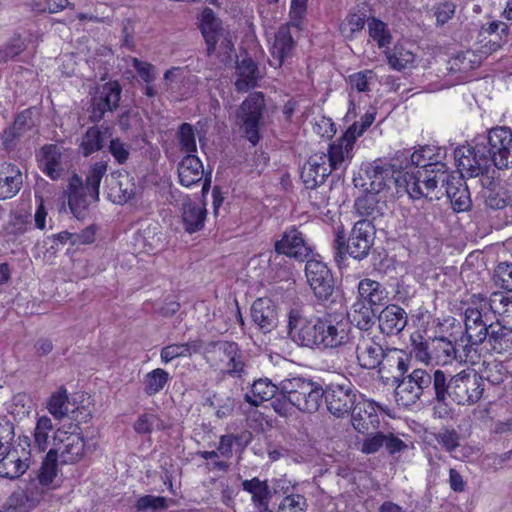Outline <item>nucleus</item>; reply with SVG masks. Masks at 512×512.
<instances>
[{
	"label": "nucleus",
	"mask_w": 512,
	"mask_h": 512,
	"mask_svg": "<svg viewBox=\"0 0 512 512\" xmlns=\"http://www.w3.org/2000/svg\"><path fill=\"white\" fill-rule=\"evenodd\" d=\"M287 329L293 342L310 349L335 351L351 342V327L343 316L307 318L299 310L291 309Z\"/></svg>",
	"instance_id": "1"
},
{
	"label": "nucleus",
	"mask_w": 512,
	"mask_h": 512,
	"mask_svg": "<svg viewBox=\"0 0 512 512\" xmlns=\"http://www.w3.org/2000/svg\"><path fill=\"white\" fill-rule=\"evenodd\" d=\"M31 464L30 440L15 437L13 423L0 421V478L16 480L26 473Z\"/></svg>",
	"instance_id": "2"
},
{
	"label": "nucleus",
	"mask_w": 512,
	"mask_h": 512,
	"mask_svg": "<svg viewBox=\"0 0 512 512\" xmlns=\"http://www.w3.org/2000/svg\"><path fill=\"white\" fill-rule=\"evenodd\" d=\"M375 238V224L370 220L357 221L348 238L342 226L336 229L333 242L334 260L340 265L346 258V254L356 260L365 259L373 246Z\"/></svg>",
	"instance_id": "3"
},
{
	"label": "nucleus",
	"mask_w": 512,
	"mask_h": 512,
	"mask_svg": "<svg viewBox=\"0 0 512 512\" xmlns=\"http://www.w3.org/2000/svg\"><path fill=\"white\" fill-rule=\"evenodd\" d=\"M400 158V155L392 161L379 158L366 164L361 169L364 177L360 174L359 178H354V185L374 194H379L386 188L389 189L391 185L402 187L403 170L400 169V163H397Z\"/></svg>",
	"instance_id": "4"
},
{
	"label": "nucleus",
	"mask_w": 512,
	"mask_h": 512,
	"mask_svg": "<svg viewBox=\"0 0 512 512\" xmlns=\"http://www.w3.org/2000/svg\"><path fill=\"white\" fill-rule=\"evenodd\" d=\"M280 390L289 395L294 407L306 413L316 412L324 395V389L318 382L303 377L282 380Z\"/></svg>",
	"instance_id": "5"
},
{
	"label": "nucleus",
	"mask_w": 512,
	"mask_h": 512,
	"mask_svg": "<svg viewBox=\"0 0 512 512\" xmlns=\"http://www.w3.org/2000/svg\"><path fill=\"white\" fill-rule=\"evenodd\" d=\"M200 29L207 44L208 56L215 55L223 64L231 62L235 55L234 44L210 8L202 12Z\"/></svg>",
	"instance_id": "6"
},
{
	"label": "nucleus",
	"mask_w": 512,
	"mask_h": 512,
	"mask_svg": "<svg viewBox=\"0 0 512 512\" xmlns=\"http://www.w3.org/2000/svg\"><path fill=\"white\" fill-rule=\"evenodd\" d=\"M445 390V400L450 397L458 405H473L482 398L484 384L477 372L461 371L449 381L445 374Z\"/></svg>",
	"instance_id": "7"
},
{
	"label": "nucleus",
	"mask_w": 512,
	"mask_h": 512,
	"mask_svg": "<svg viewBox=\"0 0 512 512\" xmlns=\"http://www.w3.org/2000/svg\"><path fill=\"white\" fill-rule=\"evenodd\" d=\"M442 177L447 176L443 173ZM440 179L439 173H431L426 169H410L403 171L401 186L412 199L439 200L441 199V193L438 191Z\"/></svg>",
	"instance_id": "8"
},
{
	"label": "nucleus",
	"mask_w": 512,
	"mask_h": 512,
	"mask_svg": "<svg viewBox=\"0 0 512 512\" xmlns=\"http://www.w3.org/2000/svg\"><path fill=\"white\" fill-rule=\"evenodd\" d=\"M447 150L444 147L436 145H423L419 146L409 156L406 153H402L404 161L400 162V169L406 170H422L426 169L431 173H439L440 176L445 173V167L447 166L443 160L446 158Z\"/></svg>",
	"instance_id": "9"
},
{
	"label": "nucleus",
	"mask_w": 512,
	"mask_h": 512,
	"mask_svg": "<svg viewBox=\"0 0 512 512\" xmlns=\"http://www.w3.org/2000/svg\"><path fill=\"white\" fill-rule=\"evenodd\" d=\"M485 143L475 146L463 145L454 150V159L459 173L467 177H477L487 173L492 166Z\"/></svg>",
	"instance_id": "10"
},
{
	"label": "nucleus",
	"mask_w": 512,
	"mask_h": 512,
	"mask_svg": "<svg viewBox=\"0 0 512 512\" xmlns=\"http://www.w3.org/2000/svg\"><path fill=\"white\" fill-rule=\"evenodd\" d=\"M212 352L219 361V368L222 373L240 378L246 373L245 356L239 345L234 341H213L209 344Z\"/></svg>",
	"instance_id": "11"
},
{
	"label": "nucleus",
	"mask_w": 512,
	"mask_h": 512,
	"mask_svg": "<svg viewBox=\"0 0 512 512\" xmlns=\"http://www.w3.org/2000/svg\"><path fill=\"white\" fill-rule=\"evenodd\" d=\"M357 389L348 381L341 383H330L324 389L327 410L337 418L350 414L357 404Z\"/></svg>",
	"instance_id": "12"
},
{
	"label": "nucleus",
	"mask_w": 512,
	"mask_h": 512,
	"mask_svg": "<svg viewBox=\"0 0 512 512\" xmlns=\"http://www.w3.org/2000/svg\"><path fill=\"white\" fill-rule=\"evenodd\" d=\"M265 109V100L262 92H253L239 107L238 117L242 121L245 137L255 146L260 140L259 124Z\"/></svg>",
	"instance_id": "13"
},
{
	"label": "nucleus",
	"mask_w": 512,
	"mask_h": 512,
	"mask_svg": "<svg viewBox=\"0 0 512 512\" xmlns=\"http://www.w3.org/2000/svg\"><path fill=\"white\" fill-rule=\"evenodd\" d=\"M485 147L492 165L498 169L507 168L512 163V129L501 126L489 130Z\"/></svg>",
	"instance_id": "14"
},
{
	"label": "nucleus",
	"mask_w": 512,
	"mask_h": 512,
	"mask_svg": "<svg viewBox=\"0 0 512 512\" xmlns=\"http://www.w3.org/2000/svg\"><path fill=\"white\" fill-rule=\"evenodd\" d=\"M411 341L416 359L425 364H429L434 357H439L438 351H442L449 358L463 361L457 347L443 337L424 339L422 335L416 334L411 336Z\"/></svg>",
	"instance_id": "15"
},
{
	"label": "nucleus",
	"mask_w": 512,
	"mask_h": 512,
	"mask_svg": "<svg viewBox=\"0 0 512 512\" xmlns=\"http://www.w3.org/2000/svg\"><path fill=\"white\" fill-rule=\"evenodd\" d=\"M408 377L427 400L445 401V373L440 369H414Z\"/></svg>",
	"instance_id": "16"
},
{
	"label": "nucleus",
	"mask_w": 512,
	"mask_h": 512,
	"mask_svg": "<svg viewBox=\"0 0 512 512\" xmlns=\"http://www.w3.org/2000/svg\"><path fill=\"white\" fill-rule=\"evenodd\" d=\"M384 339L373 332L359 335L355 353L359 366L363 369H378L386 351Z\"/></svg>",
	"instance_id": "17"
},
{
	"label": "nucleus",
	"mask_w": 512,
	"mask_h": 512,
	"mask_svg": "<svg viewBox=\"0 0 512 512\" xmlns=\"http://www.w3.org/2000/svg\"><path fill=\"white\" fill-rule=\"evenodd\" d=\"M53 443L54 448L50 450L55 451L62 464L75 463L84 455L85 441L79 432L59 428L54 433Z\"/></svg>",
	"instance_id": "18"
},
{
	"label": "nucleus",
	"mask_w": 512,
	"mask_h": 512,
	"mask_svg": "<svg viewBox=\"0 0 512 512\" xmlns=\"http://www.w3.org/2000/svg\"><path fill=\"white\" fill-rule=\"evenodd\" d=\"M305 276L315 297L319 301H327L334 291V279L326 264L320 260L308 259Z\"/></svg>",
	"instance_id": "19"
},
{
	"label": "nucleus",
	"mask_w": 512,
	"mask_h": 512,
	"mask_svg": "<svg viewBox=\"0 0 512 512\" xmlns=\"http://www.w3.org/2000/svg\"><path fill=\"white\" fill-rule=\"evenodd\" d=\"M164 85L166 91L175 100L190 98L197 90L199 78L188 73L185 68L172 67L164 73Z\"/></svg>",
	"instance_id": "20"
},
{
	"label": "nucleus",
	"mask_w": 512,
	"mask_h": 512,
	"mask_svg": "<svg viewBox=\"0 0 512 512\" xmlns=\"http://www.w3.org/2000/svg\"><path fill=\"white\" fill-rule=\"evenodd\" d=\"M274 249L278 254L294 258L298 261H307L312 254V247L306 242L302 232L295 226L289 227L275 242Z\"/></svg>",
	"instance_id": "21"
},
{
	"label": "nucleus",
	"mask_w": 512,
	"mask_h": 512,
	"mask_svg": "<svg viewBox=\"0 0 512 512\" xmlns=\"http://www.w3.org/2000/svg\"><path fill=\"white\" fill-rule=\"evenodd\" d=\"M122 88L117 81L102 85L92 98L91 121L99 122L108 111H114L119 105Z\"/></svg>",
	"instance_id": "22"
},
{
	"label": "nucleus",
	"mask_w": 512,
	"mask_h": 512,
	"mask_svg": "<svg viewBox=\"0 0 512 512\" xmlns=\"http://www.w3.org/2000/svg\"><path fill=\"white\" fill-rule=\"evenodd\" d=\"M354 136H349L345 132L342 136L329 144L327 153V166L331 171L345 172L353 158V149L355 145Z\"/></svg>",
	"instance_id": "23"
},
{
	"label": "nucleus",
	"mask_w": 512,
	"mask_h": 512,
	"mask_svg": "<svg viewBox=\"0 0 512 512\" xmlns=\"http://www.w3.org/2000/svg\"><path fill=\"white\" fill-rule=\"evenodd\" d=\"M493 318V315L477 307H468L465 310V331L472 344L479 345L486 340L488 326Z\"/></svg>",
	"instance_id": "24"
},
{
	"label": "nucleus",
	"mask_w": 512,
	"mask_h": 512,
	"mask_svg": "<svg viewBox=\"0 0 512 512\" xmlns=\"http://www.w3.org/2000/svg\"><path fill=\"white\" fill-rule=\"evenodd\" d=\"M377 408H381L375 401H358L352 409V426L362 434L369 433L379 427L380 420Z\"/></svg>",
	"instance_id": "25"
},
{
	"label": "nucleus",
	"mask_w": 512,
	"mask_h": 512,
	"mask_svg": "<svg viewBox=\"0 0 512 512\" xmlns=\"http://www.w3.org/2000/svg\"><path fill=\"white\" fill-rule=\"evenodd\" d=\"M331 173L325 153H315L309 157L302 168L301 179L307 189H315L322 185Z\"/></svg>",
	"instance_id": "26"
},
{
	"label": "nucleus",
	"mask_w": 512,
	"mask_h": 512,
	"mask_svg": "<svg viewBox=\"0 0 512 512\" xmlns=\"http://www.w3.org/2000/svg\"><path fill=\"white\" fill-rule=\"evenodd\" d=\"M410 365L409 355L397 348H386L383 361L378 367V373L387 378L399 380L408 371Z\"/></svg>",
	"instance_id": "27"
},
{
	"label": "nucleus",
	"mask_w": 512,
	"mask_h": 512,
	"mask_svg": "<svg viewBox=\"0 0 512 512\" xmlns=\"http://www.w3.org/2000/svg\"><path fill=\"white\" fill-rule=\"evenodd\" d=\"M380 332L386 336L399 335L408 324V315L396 304L386 305L378 315Z\"/></svg>",
	"instance_id": "28"
},
{
	"label": "nucleus",
	"mask_w": 512,
	"mask_h": 512,
	"mask_svg": "<svg viewBox=\"0 0 512 512\" xmlns=\"http://www.w3.org/2000/svg\"><path fill=\"white\" fill-rule=\"evenodd\" d=\"M251 318L259 329L268 333L277 327L278 313L275 303L270 298H258L251 307Z\"/></svg>",
	"instance_id": "29"
},
{
	"label": "nucleus",
	"mask_w": 512,
	"mask_h": 512,
	"mask_svg": "<svg viewBox=\"0 0 512 512\" xmlns=\"http://www.w3.org/2000/svg\"><path fill=\"white\" fill-rule=\"evenodd\" d=\"M235 75L234 85L240 93L248 92L255 88L262 77L257 62L248 56L237 61Z\"/></svg>",
	"instance_id": "30"
},
{
	"label": "nucleus",
	"mask_w": 512,
	"mask_h": 512,
	"mask_svg": "<svg viewBox=\"0 0 512 512\" xmlns=\"http://www.w3.org/2000/svg\"><path fill=\"white\" fill-rule=\"evenodd\" d=\"M178 179L181 186L192 188L204 178V167L195 154H186L177 165Z\"/></svg>",
	"instance_id": "31"
},
{
	"label": "nucleus",
	"mask_w": 512,
	"mask_h": 512,
	"mask_svg": "<svg viewBox=\"0 0 512 512\" xmlns=\"http://www.w3.org/2000/svg\"><path fill=\"white\" fill-rule=\"evenodd\" d=\"M23 185L20 168L13 163L0 165V200L11 199L17 195Z\"/></svg>",
	"instance_id": "32"
},
{
	"label": "nucleus",
	"mask_w": 512,
	"mask_h": 512,
	"mask_svg": "<svg viewBox=\"0 0 512 512\" xmlns=\"http://www.w3.org/2000/svg\"><path fill=\"white\" fill-rule=\"evenodd\" d=\"M207 217V210L204 203L194 202L187 198L181 208V219L184 230L195 233L204 228Z\"/></svg>",
	"instance_id": "33"
},
{
	"label": "nucleus",
	"mask_w": 512,
	"mask_h": 512,
	"mask_svg": "<svg viewBox=\"0 0 512 512\" xmlns=\"http://www.w3.org/2000/svg\"><path fill=\"white\" fill-rule=\"evenodd\" d=\"M61 157L62 153L56 144H46L42 146L37 154L39 168L52 180L59 179L64 171Z\"/></svg>",
	"instance_id": "34"
},
{
	"label": "nucleus",
	"mask_w": 512,
	"mask_h": 512,
	"mask_svg": "<svg viewBox=\"0 0 512 512\" xmlns=\"http://www.w3.org/2000/svg\"><path fill=\"white\" fill-rule=\"evenodd\" d=\"M294 46L295 42L289 27L281 26L275 34L271 47L270 65L275 68L281 67L285 59L291 57Z\"/></svg>",
	"instance_id": "35"
},
{
	"label": "nucleus",
	"mask_w": 512,
	"mask_h": 512,
	"mask_svg": "<svg viewBox=\"0 0 512 512\" xmlns=\"http://www.w3.org/2000/svg\"><path fill=\"white\" fill-rule=\"evenodd\" d=\"M243 491L251 495V501L256 512H269V503L272 498V490L267 480H260L253 477L242 482Z\"/></svg>",
	"instance_id": "36"
},
{
	"label": "nucleus",
	"mask_w": 512,
	"mask_h": 512,
	"mask_svg": "<svg viewBox=\"0 0 512 512\" xmlns=\"http://www.w3.org/2000/svg\"><path fill=\"white\" fill-rule=\"evenodd\" d=\"M70 194L68 197V204L71 212L78 219L84 218L88 207L98 200H93L88 195V191L83 187L80 177L75 175L69 184Z\"/></svg>",
	"instance_id": "37"
},
{
	"label": "nucleus",
	"mask_w": 512,
	"mask_h": 512,
	"mask_svg": "<svg viewBox=\"0 0 512 512\" xmlns=\"http://www.w3.org/2000/svg\"><path fill=\"white\" fill-rule=\"evenodd\" d=\"M358 300L371 307L383 306L388 303V291L378 281L364 278L358 283Z\"/></svg>",
	"instance_id": "38"
},
{
	"label": "nucleus",
	"mask_w": 512,
	"mask_h": 512,
	"mask_svg": "<svg viewBox=\"0 0 512 512\" xmlns=\"http://www.w3.org/2000/svg\"><path fill=\"white\" fill-rule=\"evenodd\" d=\"M117 178L110 186V197L115 204L124 205L132 200L137 192L134 178L126 171H118Z\"/></svg>",
	"instance_id": "39"
},
{
	"label": "nucleus",
	"mask_w": 512,
	"mask_h": 512,
	"mask_svg": "<svg viewBox=\"0 0 512 512\" xmlns=\"http://www.w3.org/2000/svg\"><path fill=\"white\" fill-rule=\"evenodd\" d=\"M490 349L497 354L512 352V329L499 321L490 322L486 340Z\"/></svg>",
	"instance_id": "40"
},
{
	"label": "nucleus",
	"mask_w": 512,
	"mask_h": 512,
	"mask_svg": "<svg viewBox=\"0 0 512 512\" xmlns=\"http://www.w3.org/2000/svg\"><path fill=\"white\" fill-rule=\"evenodd\" d=\"M436 441L456 460L465 461L472 454L470 446L460 445V435L454 429H443L436 435Z\"/></svg>",
	"instance_id": "41"
},
{
	"label": "nucleus",
	"mask_w": 512,
	"mask_h": 512,
	"mask_svg": "<svg viewBox=\"0 0 512 512\" xmlns=\"http://www.w3.org/2000/svg\"><path fill=\"white\" fill-rule=\"evenodd\" d=\"M47 409L55 419L62 420L65 417L74 418L76 405L70 400L67 390L60 387L48 398Z\"/></svg>",
	"instance_id": "42"
},
{
	"label": "nucleus",
	"mask_w": 512,
	"mask_h": 512,
	"mask_svg": "<svg viewBox=\"0 0 512 512\" xmlns=\"http://www.w3.org/2000/svg\"><path fill=\"white\" fill-rule=\"evenodd\" d=\"M279 390L280 384L277 386L268 378H260L253 382L250 391L245 395V400L253 406H259L265 401L272 400Z\"/></svg>",
	"instance_id": "43"
},
{
	"label": "nucleus",
	"mask_w": 512,
	"mask_h": 512,
	"mask_svg": "<svg viewBox=\"0 0 512 512\" xmlns=\"http://www.w3.org/2000/svg\"><path fill=\"white\" fill-rule=\"evenodd\" d=\"M351 323H353L359 330V335L364 332H373L372 329L376 322V313L373 307L366 305L363 301H356L349 313Z\"/></svg>",
	"instance_id": "44"
},
{
	"label": "nucleus",
	"mask_w": 512,
	"mask_h": 512,
	"mask_svg": "<svg viewBox=\"0 0 512 512\" xmlns=\"http://www.w3.org/2000/svg\"><path fill=\"white\" fill-rule=\"evenodd\" d=\"M355 211L358 216L363 219L370 220L372 224L382 217L383 204H380L377 194L373 192H367L364 196L359 197L354 204Z\"/></svg>",
	"instance_id": "45"
},
{
	"label": "nucleus",
	"mask_w": 512,
	"mask_h": 512,
	"mask_svg": "<svg viewBox=\"0 0 512 512\" xmlns=\"http://www.w3.org/2000/svg\"><path fill=\"white\" fill-rule=\"evenodd\" d=\"M384 53L390 68L396 71L410 68L415 62V54L400 43L395 44L392 49L388 47Z\"/></svg>",
	"instance_id": "46"
},
{
	"label": "nucleus",
	"mask_w": 512,
	"mask_h": 512,
	"mask_svg": "<svg viewBox=\"0 0 512 512\" xmlns=\"http://www.w3.org/2000/svg\"><path fill=\"white\" fill-rule=\"evenodd\" d=\"M482 32L490 36H497V41L488 40L484 47L490 53L496 52L508 42L509 26L502 21H492L482 27Z\"/></svg>",
	"instance_id": "47"
},
{
	"label": "nucleus",
	"mask_w": 512,
	"mask_h": 512,
	"mask_svg": "<svg viewBox=\"0 0 512 512\" xmlns=\"http://www.w3.org/2000/svg\"><path fill=\"white\" fill-rule=\"evenodd\" d=\"M170 374L162 369L156 368L146 373L142 380L143 392L148 397L160 393L169 383Z\"/></svg>",
	"instance_id": "48"
},
{
	"label": "nucleus",
	"mask_w": 512,
	"mask_h": 512,
	"mask_svg": "<svg viewBox=\"0 0 512 512\" xmlns=\"http://www.w3.org/2000/svg\"><path fill=\"white\" fill-rule=\"evenodd\" d=\"M108 168V162L101 160L92 164L86 175L85 187L88 191V195L93 200H99V189L103 176L106 174Z\"/></svg>",
	"instance_id": "49"
},
{
	"label": "nucleus",
	"mask_w": 512,
	"mask_h": 512,
	"mask_svg": "<svg viewBox=\"0 0 512 512\" xmlns=\"http://www.w3.org/2000/svg\"><path fill=\"white\" fill-rule=\"evenodd\" d=\"M478 375L482 378V382L487 380L490 384L497 386L505 381L508 370L502 361L494 359L484 361Z\"/></svg>",
	"instance_id": "50"
},
{
	"label": "nucleus",
	"mask_w": 512,
	"mask_h": 512,
	"mask_svg": "<svg viewBox=\"0 0 512 512\" xmlns=\"http://www.w3.org/2000/svg\"><path fill=\"white\" fill-rule=\"evenodd\" d=\"M398 381V385L395 389V398L399 406L410 407L422 397L418 388L415 387L408 376Z\"/></svg>",
	"instance_id": "51"
},
{
	"label": "nucleus",
	"mask_w": 512,
	"mask_h": 512,
	"mask_svg": "<svg viewBox=\"0 0 512 512\" xmlns=\"http://www.w3.org/2000/svg\"><path fill=\"white\" fill-rule=\"evenodd\" d=\"M445 175L447 177H441L440 179L438 191L441 193V198L446 196L451 202L455 198L456 192H458V187L466 184L463 179L465 175L457 171L450 172L447 166L445 167Z\"/></svg>",
	"instance_id": "52"
},
{
	"label": "nucleus",
	"mask_w": 512,
	"mask_h": 512,
	"mask_svg": "<svg viewBox=\"0 0 512 512\" xmlns=\"http://www.w3.org/2000/svg\"><path fill=\"white\" fill-rule=\"evenodd\" d=\"M369 36L377 43L380 49H387L391 44L392 36L387 24L380 19L371 17L367 20Z\"/></svg>",
	"instance_id": "53"
},
{
	"label": "nucleus",
	"mask_w": 512,
	"mask_h": 512,
	"mask_svg": "<svg viewBox=\"0 0 512 512\" xmlns=\"http://www.w3.org/2000/svg\"><path fill=\"white\" fill-rule=\"evenodd\" d=\"M104 134L97 126L89 127L82 137L80 149L87 157L103 148Z\"/></svg>",
	"instance_id": "54"
},
{
	"label": "nucleus",
	"mask_w": 512,
	"mask_h": 512,
	"mask_svg": "<svg viewBox=\"0 0 512 512\" xmlns=\"http://www.w3.org/2000/svg\"><path fill=\"white\" fill-rule=\"evenodd\" d=\"M58 473V457L49 450L39 469L37 478L42 486H49Z\"/></svg>",
	"instance_id": "55"
},
{
	"label": "nucleus",
	"mask_w": 512,
	"mask_h": 512,
	"mask_svg": "<svg viewBox=\"0 0 512 512\" xmlns=\"http://www.w3.org/2000/svg\"><path fill=\"white\" fill-rule=\"evenodd\" d=\"M53 431V424L48 416L38 418L34 429V443L40 451H45L49 445L50 433Z\"/></svg>",
	"instance_id": "56"
},
{
	"label": "nucleus",
	"mask_w": 512,
	"mask_h": 512,
	"mask_svg": "<svg viewBox=\"0 0 512 512\" xmlns=\"http://www.w3.org/2000/svg\"><path fill=\"white\" fill-rule=\"evenodd\" d=\"M163 430L164 423L155 413H143L138 416L133 424V429L137 434H150L154 429Z\"/></svg>",
	"instance_id": "57"
},
{
	"label": "nucleus",
	"mask_w": 512,
	"mask_h": 512,
	"mask_svg": "<svg viewBox=\"0 0 512 512\" xmlns=\"http://www.w3.org/2000/svg\"><path fill=\"white\" fill-rule=\"evenodd\" d=\"M492 280L495 286L507 292H512V263H498L493 270Z\"/></svg>",
	"instance_id": "58"
},
{
	"label": "nucleus",
	"mask_w": 512,
	"mask_h": 512,
	"mask_svg": "<svg viewBox=\"0 0 512 512\" xmlns=\"http://www.w3.org/2000/svg\"><path fill=\"white\" fill-rule=\"evenodd\" d=\"M365 23V14L350 13L340 24V32L345 38L351 39L364 28Z\"/></svg>",
	"instance_id": "59"
},
{
	"label": "nucleus",
	"mask_w": 512,
	"mask_h": 512,
	"mask_svg": "<svg viewBox=\"0 0 512 512\" xmlns=\"http://www.w3.org/2000/svg\"><path fill=\"white\" fill-rule=\"evenodd\" d=\"M177 138L181 151L187 154H194L197 151L195 133L191 124H181L177 132Z\"/></svg>",
	"instance_id": "60"
},
{
	"label": "nucleus",
	"mask_w": 512,
	"mask_h": 512,
	"mask_svg": "<svg viewBox=\"0 0 512 512\" xmlns=\"http://www.w3.org/2000/svg\"><path fill=\"white\" fill-rule=\"evenodd\" d=\"M167 508V500L163 496L144 495L135 503L136 512H156Z\"/></svg>",
	"instance_id": "61"
},
{
	"label": "nucleus",
	"mask_w": 512,
	"mask_h": 512,
	"mask_svg": "<svg viewBox=\"0 0 512 512\" xmlns=\"http://www.w3.org/2000/svg\"><path fill=\"white\" fill-rule=\"evenodd\" d=\"M377 115L376 108L371 107L360 119L359 122H354L345 133L349 136H354L356 141L361 137L367 129L373 124Z\"/></svg>",
	"instance_id": "62"
},
{
	"label": "nucleus",
	"mask_w": 512,
	"mask_h": 512,
	"mask_svg": "<svg viewBox=\"0 0 512 512\" xmlns=\"http://www.w3.org/2000/svg\"><path fill=\"white\" fill-rule=\"evenodd\" d=\"M307 500L301 494L284 497L278 505V512H305Z\"/></svg>",
	"instance_id": "63"
},
{
	"label": "nucleus",
	"mask_w": 512,
	"mask_h": 512,
	"mask_svg": "<svg viewBox=\"0 0 512 512\" xmlns=\"http://www.w3.org/2000/svg\"><path fill=\"white\" fill-rule=\"evenodd\" d=\"M26 49V45L20 36L13 37L0 49V58L3 62L14 59Z\"/></svg>",
	"instance_id": "64"
}]
</instances>
